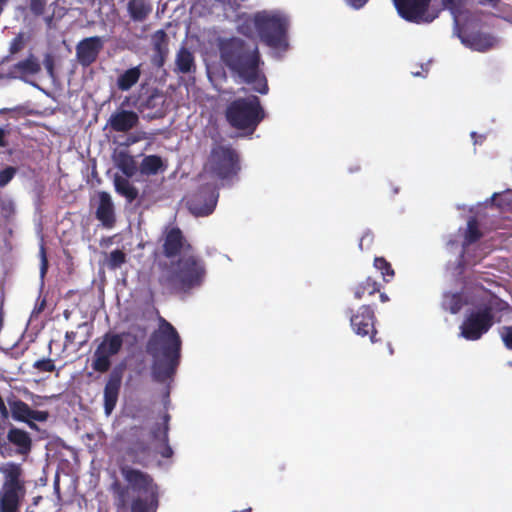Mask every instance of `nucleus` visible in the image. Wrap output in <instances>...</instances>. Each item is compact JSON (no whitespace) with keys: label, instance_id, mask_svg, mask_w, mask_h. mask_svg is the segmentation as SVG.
Wrapping results in <instances>:
<instances>
[{"label":"nucleus","instance_id":"f257e3e1","mask_svg":"<svg viewBox=\"0 0 512 512\" xmlns=\"http://www.w3.org/2000/svg\"><path fill=\"white\" fill-rule=\"evenodd\" d=\"M217 50L221 64L234 80L251 85L262 95L268 93V81L262 69L264 61L256 43L238 36L219 37Z\"/></svg>","mask_w":512,"mask_h":512},{"label":"nucleus","instance_id":"f03ea898","mask_svg":"<svg viewBox=\"0 0 512 512\" xmlns=\"http://www.w3.org/2000/svg\"><path fill=\"white\" fill-rule=\"evenodd\" d=\"M120 473L127 485H122L118 481L111 485L117 510L130 508L131 512H157L160 488L153 477L129 465H122Z\"/></svg>","mask_w":512,"mask_h":512},{"label":"nucleus","instance_id":"7ed1b4c3","mask_svg":"<svg viewBox=\"0 0 512 512\" xmlns=\"http://www.w3.org/2000/svg\"><path fill=\"white\" fill-rule=\"evenodd\" d=\"M181 345L175 327L161 318L159 328L151 334L146 346L147 353L153 357L151 372L155 381L164 383L175 374L180 362Z\"/></svg>","mask_w":512,"mask_h":512},{"label":"nucleus","instance_id":"20e7f679","mask_svg":"<svg viewBox=\"0 0 512 512\" xmlns=\"http://www.w3.org/2000/svg\"><path fill=\"white\" fill-rule=\"evenodd\" d=\"M206 275L203 260L193 254H184L171 265L165 264L158 278L159 284L170 294L188 293L202 285Z\"/></svg>","mask_w":512,"mask_h":512},{"label":"nucleus","instance_id":"39448f33","mask_svg":"<svg viewBox=\"0 0 512 512\" xmlns=\"http://www.w3.org/2000/svg\"><path fill=\"white\" fill-rule=\"evenodd\" d=\"M508 304L494 294L481 299L472 309L465 314L460 325L459 335L468 340H479L495 323V314L502 312Z\"/></svg>","mask_w":512,"mask_h":512},{"label":"nucleus","instance_id":"423d86ee","mask_svg":"<svg viewBox=\"0 0 512 512\" xmlns=\"http://www.w3.org/2000/svg\"><path fill=\"white\" fill-rule=\"evenodd\" d=\"M225 117L231 127L253 133L265 117L258 96L251 95L233 100L226 108Z\"/></svg>","mask_w":512,"mask_h":512},{"label":"nucleus","instance_id":"0eeeda50","mask_svg":"<svg viewBox=\"0 0 512 512\" xmlns=\"http://www.w3.org/2000/svg\"><path fill=\"white\" fill-rule=\"evenodd\" d=\"M288 19L278 11L262 10L255 13V28L261 42L271 48L288 46Z\"/></svg>","mask_w":512,"mask_h":512},{"label":"nucleus","instance_id":"6e6552de","mask_svg":"<svg viewBox=\"0 0 512 512\" xmlns=\"http://www.w3.org/2000/svg\"><path fill=\"white\" fill-rule=\"evenodd\" d=\"M205 167L220 180L232 179L241 170L239 153L231 145H214Z\"/></svg>","mask_w":512,"mask_h":512},{"label":"nucleus","instance_id":"1a4fd4ad","mask_svg":"<svg viewBox=\"0 0 512 512\" xmlns=\"http://www.w3.org/2000/svg\"><path fill=\"white\" fill-rule=\"evenodd\" d=\"M124 333L107 332L102 337L92 356L91 367L95 372L106 373L112 366V357L123 347Z\"/></svg>","mask_w":512,"mask_h":512},{"label":"nucleus","instance_id":"9d476101","mask_svg":"<svg viewBox=\"0 0 512 512\" xmlns=\"http://www.w3.org/2000/svg\"><path fill=\"white\" fill-rule=\"evenodd\" d=\"M125 454L133 464L142 467L149 465L152 459V448L145 438L143 427L133 426L130 428Z\"/></svg>","mask_w":512,"mask_h":512},{"label":"nucleus","instance_id":"9b49d317","mask_svg":"<svg viewBox=\"0 0 512 512\" xmlns=\"http://www.w3.org/2000/svg\"><path fill=\"white\" fill-rule=\"evenodd\" d=\"M9 417L16 422L25 423L30 429L38 430L36 422H46L49 412L34 410L26 402L12 395L7 399Z\"/></svg>","mask_w":512,"mask_h":512},{"label":"nucleus","instance_id":"f8f14e48","mask_svg":"<svg viewBox=\"0 0 512 512\" xmlns=\"http://www.w3.org/2000/svg\"><path fill=\"white\" fill-rule=\"evenodd\" d=\"M376 316L370 305H361L356 312L351 310L350 325L355 334L361 337L369 336L371 343L380 341L375 327Z\"/></svg>","mask_w":512,"mask_h":512},{"label":"nucleus","instance_id":"ddd939ff","mask_svg":"<svg viewBox=\"0 0 512 512\" xmlns=\"http://www.w3.org/2000/svg\"><path fill=\"white\" fill-rule=\"evenodd\" d=\"M162 252L166 258H175L182 252L188 254L192 249L179 227L166 228L162 236Z\"/></svg>","mask_w":512,"mask_h":512},{"label":"nucleus","instance_id":"4468645a","mask_svg":"<svg viewBox=\"0 0 512 512\" xmlns=\"http://www.w3.org/2000/svg\"><path fill=\"white\" fill-rule=\"evenodd\" d=\"M104 42L99 36H92L82 39L76 45V57L83 67L93 64L100 52L102 51Z\"/></svg>","mask_w":512,"mask_h":512},{"label":"nucleus","instance_id":"2eb2a0df","mask_svg":"<svg viewBox=\"0 0 512 512\" xmlns=\"http://www.w3.org/2000/svg\"><path fill=\"white\" fill-rule=\"evenodd\" d=\"M399 15L410 22L419 23L431 0H393Z\"/></svg>","mask_w":512,"mask_h":512},{"label":"nucleus","instance_id":"dca6fc26","mask_svg":"<svg viewBox=\"0 0 512 512\" xmlns=\"http://www.w3.org/2000/svg\"><path fill=\"white\" fill-rule=\"evenodd\" d=\"M122 384V372L119 369H113L108 376L104 387L103 400L104 411L110 415L116 407Z\"/></svg>","mask_w":512,"mask_h":512},{"label":"nucleus","instance_id":"f3484780","mask_svg":"<svg viewBox=\"0 0 512 512\" xmlns=\"http://www.w3.org/2000/svg\"><path fill=\"white\" fill-rule=\"evenodd\" d=\"M139 123V116L132 110H117L107 120V126L115 132L126 133L135 128Z\"/></svg>","mask_w":512,"mask_h":512},{"label":"nucleus","instance_id":"a211bd4d","mask_svg":"<svg viewBox=\"0 0 512 512\" xmlns=\"http://www.w3.org/2000/svg\"><path fill=\"white\" fill-rule=\"evenodd\" d=\"M95 217L105 228L111 229L115 226L116 216L114 204L110 194L106 191L98 192V206L95 211Z\"/></svg>","mask_w":512,"mask_h":512},{"label":"nucleus","instance_id":"6ab92c4d","mask_svg":"<svg viewBox=\"0 0 512 512\" xmlns=\"http://www.w3.org/2000/svg\"><path fill=\"white\" fill-rule=\"evenodd\" d=\"M41 71V63L37 56L30 53L25 59L18 61L9 69V75L26 81L27 77L35 76Z\"/></svg>","mask_w":512,"mask_h":512},{"label":"nucleus","instance_id":"aec40b11","mask_svg":"<svg viewBox=\"0 0 512 512\" xmlns=\"http://www.w3.org/2000/svg\"><path fill=\"white\" fill-rule=\"evenodd\" d=\"M25 494L26 488L1 487L0 512H18Z\"/></svg>","mask_w":512,"mask_h":512},{"label":"nucleus","instance_id":"412c9836","mask_svg":"<svg viewBox=\"0 0 512 512\" xmlns=\"http://www.w3.org/2000/svg\"><path fill=\"white\" fill-rule=\"evenodd\" d=\"M7 443L16 448L20 455H27L32 449V439L29 433L23 429L11 426L6 435Z\"/></svg>","mask_w":512,"mask_h":512},{"label":"nucleus","instance_id":"4be33fe9","mask_svg":"<svg viewBox=\"0 0 512 512\" xmlns=\"http://www.w3.org/2000/svg\"><path fill=\"white\" fill-rule=\"evenodd\" d=\"M127 14L133 23H143L150 17L153 11L151 0H128Z\"/></svg>","mask_w":512,"mask_h":512},{"label":"nucleus","instance_id":"5701e85b","mask_svg":"<svg viewBox=\"0 0 512 512\" xmlns=\"http://www.w3.org/2000/svg\"><path fill=\"white\" fill-rule=\"evenodd\" d=\"M168 41L167 33L163 29L157 30L152 35V46L155 53L154 59L159 67L164 64L168 55Z\"/></svg>","mask_w":512,"mask_h":512},{"label":"nucleus","instance_id":"b1692460","mask_svg":"<svg viewBox=\"0 0 512 512\" xmlns=\"http://www.w3.org/2000/svg\"><path fill=\"white\" fill-rule=\"evenodd\" d=\"M217 198L218 194L213 191L210 194L209 199L205 200V203L201 205L202 196L197 195L193 199L189 200V209L196 216H208L214 211L217 204Z\"/></svg>","mask_w":512,"mask_h":512},{"label":"nucleus","instance_id":"393cba45","mask_svg":"<svg viewBox=\"0 0 512 512\" xmlns=\"http://www.w3.org/2000/svg\"><path fill=\"white\" fill-rule=\"evenodd\" d=\"M1 471L4 475L2 487L25 488V482L21 479L22 468L20 464L7 463Z\"/></svg>","mask_w":512,"mask_h":512},{"label":"nucleus","instance_id":"a878e982","mask_svg":"<svg viewBox=\"0 0 512 512\" xmlns=\"http://www.w3.org/2000/svg\"><path fill=\"white\" fill-rule=\"evenodd\" d=\"M176 70L182 74L195 71V59L193 53L186 47H181L175 58Z\"/></svg>","mask_w":512,"mask_h":512},{"label":"nucleus","instance_id":"bb28decb","mask_svg":"<svg viewBox=\"0 0 512 512\" xmlns=\"http://www.w3.org/2000/svg\"><path fill=\"white\" fill-rule=\"evenodd\" d=\"M166 167V164L160 156L147 155L142 159L139 170L142 175L150 176L165 171Z\"/></svg>","mask_w":512,"mask_h":512},{"label":"nucleus","instance_id":"cd10ccee","mask_svg":"<svg viewBox=\"0 0 512 512\" xmlns=\"http://www.w3.org/2000/svg\"><path fill=\"white\" fill-rule=\"evenodd\" d=\"M115 163L127 178L134 176L137 172V163L128 151H119L116 154Z\"/></svg>","mask_w":512,"mask_h":512},{"label":"nucleus","instance_id":"c85d7f7f","mask_svg":"<svg viewBox=\"0 0 512 512\" xmlns=\"http://www.w3.org/2000/svg\"><path fill=\"white\" fill-rule=\"evenodd\" d=\"M115 191L132 203L138 197V190L125 177L116 175L114 178Z\"/></svg>","mask_w":512,"mask_h":512},{"label":"nucleus","instance_id":"c756f323","mask_svg":"<svg viewBox=\"0 0 512 512\" xmlns=\"http://www.w3.org/2000/svg\"><path fill=\"white\" fill-rule=\"evenodd\" d=\"M141 76V70L139 66L132 67L120 74L117 78V87L121 91L130 90L138 81Z\"/></svg>","mask_w":512,"mask_h":512},{"label":"nucleus","instance_id":"7c9ffc66","mask_svg":"<svg viewBox=\"0 0 512 512\" xmlns=\"http://www.w3.org/2000/svg\"><path fill=\"white\" fill-rule=\"evenodd\" d=\"M377 292H380V284L372 277H367L364 281L358 283L353 289L354 298L357 300H360L365 296H371Z\"/></svg>","mask_w":512,"mask_h":512},{"label":"nucleus","instance_id":"2f4dec72","mask_svg":"<svg viewBox=\"0 0 512 512\" xmlns=\"http://www.w3.org/2000/svg\"><path fill=\"white\" fill-rule=\"evenodd\" d=\"M464 305L462 295L459 293H451L445 295L443 307L452 314L458 313Z\"/></svg>","mask_w":512,"mask_h":512},{"label":"nucleus","instance_id":"473e14b6","mask_svg":"<svg viewBox=\"0 0 512 512\" xmlns=\"http://www.w3.org/2000/svg\"><path fill=\"white\" fill-rule=\"evenodd\" d=\"M482 237L478 222L475 218L468 220L467 229L464 237V245H470L477 242Z\"/></svg>","mask_w":512,"mask_h":512},{"label":"nucleus","instance_id":"72a5a7b5","mask_svg":"<svg viewBox=\"0 0 512 512\" xmlns=\"http://www.w3.org/2000/svg\"><path fill=\"white\" fill-rule=\"evenodd\" d=\"M169 420H170V415L166 413L163 416V430H162L163 447L159 451L160 455L163 458H170L173 456V450H172L171 446L169 445V438H168Z\"/></svg>","mask_w":512,"mask_h":512},{"label":"nucleus","instance_id":"f704fd0d","mask_svg":"<svg viewBox=\"0 0 512 512\" xmlns=\"http://www.w3.org/2000/svg\"><path fill=\"white\" fill-rule=\"evenodd\" d=\"M374 267L381 272L385 282H389L395 275L391 264L384 257H375Z\"/></svg>","mask_w":512,"mask_h":512},{"label":"nucleus","instance_id":"c9c22d12","mask_svg":"<svg viewBox=\"0 0 512 512\" xmlns=\"http://www.w3.org/2000/svg\"><path fill=\"white\" fill-rule=\"evenodd\" d=\"M237 31L243 36L248 38H252L254 36L255 28V14L253 16H248L241 21V23L237 26Z\"/></svg>","mask_w":512,"mask_h":512},{"label":"nucleus","instance_id":"e433bc0d","mask_svg":"<svg viewBox=\"0 0 512 512\" xmlns=\"http://www.w3.org/2000/svg\"><path fill=\"white\" fill-rule=\"evenodd\" d=\"M125 262L126 254L120 249H115L109 255L107 266L114 270L121 267Z\"/></svg>","mask_w":512,"mask_h":512},{"label":"nucleus","instance_id":"4c0bfd02","mask_svg":"<svg viewBox=\"0 0 512 512\" xmlns=\"http://www.w3.org/2000/svg\"><path fill=\"white\" fill-rule=\"evenodd\" d=\"M0 213L5 219H10L15 215V203L11 198L0 197Z\"/></svg>","mask_w":512,"mask_h":512},{"label":"nucleus","instance_id":"58836bf2","mask_svg":"<svg viewBox=\"0 0 512 512\" xmlns=\"http://www.w3.org/2000/svg\"><path fill=\"white\" fill-rule=\"evenodd\" d=\"M163 103V96L155 91L149 95L144 102L141 103V108L142 110L160 108L162 107Z\"/></svg>","mask_w":512,"mask_h":512},{"label":"nucleus","instance_id":"ea45409f","mask_svg":"<svg viewBox=\"0 0 512 512\" xmlns=\"http://www.w3.org/2000/svg\"><path fill=\"white\" fill-rule=\"evenodd\" d=\"M442 4L457 18V16L462 13L466 5V0H442Z\"/></svg>","mask_w":512,"mask_h":512},{"label":"nucleus","instance_id":"a19ab883","mask_svg":"<svg viewBox=\"0 0 512 512\" xmlns=\"http://www.w3.org/2000/svg\"><path fill=\"white\" fill-rule=\"evenodd\" d=\"M18 168L14 166H6L0 170V188L7 186L16 176Z\"/></svg>","mask_w":512,"mask_h":512},{"label":"nucleus","instance_id":"79ce46f5","mask_svg":"<svg viewBox=\"0 0 512 512\" xmlns=\"http://www.w3.org/2000/svg\"><path fill=\"white\" fill-rule=\"evenodd\" d=\"M33 368L39 372H53L55 370L54 361L50 358H43L33 363Z\"/></svg>","mask_w":512,"mask_h":512},{"label":"nucleus","instance_id":"37998d69","mask_svg":"<svg viewBox=\"0 0 512 512\" xmlns=\"http://www.w3.org/2000/svg\"><path fill=\"white\" fill-rule=\"evenodd\" d=\"M48 1L49 0H29L30 12L36 17L43 15Z\"/></svg>","mask_w":512,"mask_h":512},{"label":"nucleus","instance_id":"c03bdc74","mask_svg":"<svg viewBox=\"0 0 512 512\" xmlns=\"http://www.w3.org/2000/svg\"><path fill=\"white\" fill-rule=\"evenodd\" d=\"M24 38L22 34H18L10 43L9 47V56L6 57L8 60L9 57L19 53L24 48Z\"/></svg>","mask_w":512,"mask_h":512},{"label":"nucleus","instance_id":"a18cd8bd","mask_svg":"<svg viewBox=\"0 0 512 512\" xmlns=\"http://www.w3.org/2000/svg\"><path fill=\"white\" fill-rule=\"evenodd\" d=\"M39 257H40V277L43 279L47 274L49 263L46 253V247L42 243L39 248Z\"/></svg>","mask_w":512,"mask_h":512},{"label":"nucleus","instance_id":"49530a36","mask_svg":"<svg viewBox=\"0 0 512 512\" xmlns=\"http://www.w3.org/2000/svg\"><path fill=\"white\" fill-rule=\"evenodd\" d=\"M500 336L505 347L509 350H512V325L502 327Z\"/></svg>","mask_w":512,"mask_h":512},{"label":"nucleus","instance_id":"de8ad7c7","mask_svg":"<svg viewBox=\"0 0 512 512\" xmlns=\"http://www.w3.org/2000/svg\"><path fill=\"white\" fill-rule=\"evenodd\" d=\"M43 65L49 76H54V58L51 54L47 53L43 59Z\"/></svg>","mask_w":512,"mask_h":512},{"label":"nucleus","instance_id":"09e8293b","mask_svg":"<svg viewBox=\"0 0 512 512\" xmlns=\"http://www.w3.org/2000/svg\"><path fill=\"white\" fill-rule=\"evenodd\" d=\"M46 305H47L46 298L39 296L35 303L32 315L38 316L40 313H42L44 311V309L46 308Z\"/></svg>","mask_w":512,"mask_h":512},{"label":"nucleus","instance_id":"8fccbe9b","mask_svg":"<svg viewBox=\"0 0 512 512\" xmlns=\"http://www.w3.org/2000/svg\"><path fill=\"white\" fill-rule=\"evenodd\" d=\"M77 338H78L77 331H67L65 333V337H64L63 348L66 349L69 346H71L72 344H74L76 342Z\"/></svg>","mask_w":512,"mask_h":512},{"label":"nucleus","instance_id":"3c124183","mask_svg":"<svg viewBox=\"0 0 512 512\" xmlns=\"http://www.w3.org/2000/svg\"><path fill=\"white\" fill-rule=\"evenodd\" d=\"M373 239H374V236L372 233H370V232L364 233L359 241V249L361 251H363L365 244H366V248H369L371 246V244L373 243Z\"/></svg>","mask_w":512,"mask_h":512},{"label":"nucleus","instance_id":"603ef678","mask_svg":"<svg viewBox=\"0 0 512 512\" xmlns=\"http://www.w3.org/2000/svg\"><path fill=\"white\" fill-rule=\"evenodd\" d=\"M162 430H163V422L161 424H157L151 431L152 437L156 440L162 442Z\"/></svg>","mask_w":512,"mask_h":512},{"label":"nucleus","instance_id":"864d4df0","mask_svg":"<svg viewBox=\"0 0 512 512\" xmlns=\"http://www.w3.org/2000/svg\"><path fill=\"white\" fill-rule=\"evenodd\" d=\"M348 1L354 8H357V9L363 7L368 2V0H348Z\"/></svg>","mask_w":512,"mask_h":512},{"label":"nucleus","instance_id":"5fc2aeb1","mask_svg":"<svg viewBox=\"0 0 512 512\" xmlns=\"http://www.w3.org/2000/svg\"><path fill=\"white\" fill-rule=\"evenodd\" d=\"M8 145L6 141V131L0 127V147H6Z\"/></svg>","mask_w":512,"mask_h":512},{"label":"nucleus","instance_id":"6e6d98bb","mask_svg":"<svg viewBox=\"0 0 512 512\" xmlns=\"http://www.w3.org/2000/svg\"><path fill=\"white\" fill-rule=\"evenodd\" d=\"M54 492L56 493L57 497L60 498V482L59 477L57 476L53 483Z\"/></svg>","mask_w":512,"mask_h":512},{"label":"nucleus","instance_id":"4d7b16f0","mask_svg":"<svg viewBox=\"0 0 512 512\" xmlns=\"http://www.w3.org/2000/svg\"><path fill=\"white\" fill-rule=\"evenodd\" d=\"M90 338V333H87L85 336L82 337L80 341H78V349L82 348L86 343L88 342Z\"/></svg>","mask_w":512,"mask_h":512},{"label":"nucleus","instance_id":"13d9d810","mask_svg":"<svg viewBox=\"0 0 512 512\" xmlns=\"http://www.w3.org/2000/svg\"><path fill=\"white\" fill-rule=\"evenodd\" d=\"M139 140H140V138L137 136H129L127 138V145L134 144V143L138 142Z\"/></svg>","mask_w":512,"mask_h":512},{"label":"nucleus","instance_id":"bf43d9fd","mask_svg":"<svg viewBox=\"0 0 512 512\" xmlns=\"http://www.w3.org/2000/svg\"><path fill=\"white\" fill-rule=\"evenodd\" d=\"M379 298H380V301L383 302V303H386V302L389 301L388 295L386 293H384V292H381L379 294Z\"/></svg>","mask_w":512,"mask_h":512},{"label":"nucleus","instance_id":"052dcab7","mask_svg":"<svg viewBox=\"0 0 512 512\" xmlns=\"http://www.w3.org/2000/svg\"><path fill=\"white\" fill-rule=\"evenodd\" d=\"M7 444V439L0 435V448L5 447Z\"/></svg>","mask_w":512,"mask_h":512},{"label":"nucleus","instance_id":"680f3d73","mask_svg":"<svg viewBox=\"0 0 512 512\" xmlns=\"http://www.w3.org/2000/svg\"><path fill=\"white\" fill-rule=\"evenodd\" d=\"M499 0H480L481 3H487L491 5H496Z\"/></svg>","mask_w":512,"mask_h":512},{"label":"nucleus","instance_id":"e2e57ef3","mask_svg":"<svg viewBox=\"0 0 512 512\" xmlns=\"http://www.w3.org/2000/svg\"><path fill=\"white\" fill-rule=\"evenodd\" d=\"M86 327H88L87 322H82V323L78 324V326H77L78 329H82V328H86Z\"/></svg>","mask_w":512,"mask_h":512},{"label":"nucleus","instance_id":"0e129e2a","mask_svg":"<svg viewBox=\"0 0 512 512\" xmlns=\"http://www.w3.org/2000/svg\"><path fill=\"white\" fill-rule=\"evenodd\" d=\"M232 512H252V508L249 507V508H245V509L240 510V511L235 510V511H232Z\"/></svg>","mask_w":512,"mask_h":512},{"label":"nucleus","instance_id":"69168bd1","mask_svg":"<svg viewBox=\"0 0 512 512\" xmlns=\"http://www.w3.org/2000/svg\"><path fill=\"white\" fill-rule=\"evenodd\" d=\"M70 314H71V313H70V311H68V310H65V311H64V313H63V315H64L65 319H67V320L69 319Z\"/></svg>","mask_w":512,"mask_h":512},{"label":"nucleus","instance_id":"338daca9","mask_svg":"<svg viewBox=\"0 0 512 512\" xmlns=\"http://www.w3.org/2000/svg\"><path fill=\"white\" fill-rule=\"evenodd\" d=\"M349 170H350V172L359 171V170H360V167L350 168Z\"/></svg>","mask_w":512,"mask_h":512},{"label":"nucleus","instance_id":"774afa93","mask_svg":"<svg viewBox=\"0 0 512 512\" xmlns=\"http://www.w3.org/2000/svg\"><path fill=\"white\" fill-rule=\"evenodd\" d=\"M412 74H413L414 76H418V75H420V73H419V72H413Z\"/></svg>","mask_w":512,"mask_h":512}]
</instances>
